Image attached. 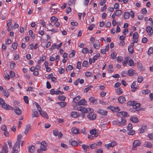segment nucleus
Segmentation results:
<instances>
[{
  "instance_id": "obj_1",
  "label": "nucleus",
  "mask_w": 153,
  "mask_h": 153,
  "mask_svg": "<svg viewBox=\"0 0 153 153\" xmlns=\"http://www.w3.org/2000/svg\"><path fill=\"white\" fill-rule=\"evenodd\" d=\"M78 111H81L83 113H88L89 112H93L94 110L90 108H85L82 106H79L77 108Z\"/></svg>"
},
{
  "instance_id": "obj_2",
  "label": "nucleus",
  "mask_w": 153,
  "mask_h": 153,
  "mask_svg": "<svg viewBox=\"0 0 153 153\" xmlns=\"http://www.w3.org/2000/svg\"><path fill=\"white\" fill-rule=\"evenodd\" d=\"M141 144V143L139 140H134L133 143L132 149L134 150H137V147L140 146Z\"/></svg>"
},
{
  "instance_id": "obj_3",
  "label": "nucleus",
  "mask_w": 153,
  "mask_h": 153,
  "mask_svg": "<svg viewBox=\"0 0 153 153\" xmlns=\"http://www.w3.org/2000/svg\"><path fill=\"white\" fill-rule=\"evenodd\" d=\"M87 118L89 120H93L95 119L96 118V115L95 114H94L93 112H90L87 115Z\"/></svg>"
},
{
  "instance_id": "obj_4",
  "label": "nucleus",
  "mask_w": 153,
  "mask_h": 153,
  "mask_svg": "<svg viewBox=\"0 0 153 153\" xmlns=\"http://www.w3.org/2000/svg\"><path fill=\"white\" fill-rule=\"evenodd\" d=\"M138 37L139 35L138 33L137 32H135L133 35L132 42H133L137 43Z\"/></svg>"
},
{
  "instance_id": "obj_5",
  "label": "nucleus",
  "mask_w": 153,
  "mask_h": 153,
  "mask_svg": "<svg viewBox=\"0 0 153 153\" xmlns=\"http://www.w3.org/2000/svg\"><path fill=\"white\" fill-rule=\"evenodd\" d=\"M2 107L6 110H13V108L12 107L9 105L5 103L1 105Z\"/></svg>"
},
{
  "instance_id": "obj_6",
  "label": "nucleus",
  "mask_w": 153,
  "mask_h": 153,
  "mask_svg": "<svg viewBox=\"0 0 153 153\" xmlns=\"http://www.w3.org/2000/svg\"><path fill=\"white\" fill-rule=\"evenodd\" d=\"M146 30L148 33L149 35L151 36L153 34V30L152 27L150 26H148L146 27Z\"/></svg>"
},
{
  "instance_id": "obj_7",
  "label": "nucleus",
  "mask_w": 153,
  "mask_h": 153,
  "mask_svg": "<svg viewBox=\"0 0 153 153\" xmlns=\"http://www.w3.org/2000/svg\"><path fill=\"white\" fill-rule=\"evenodd\" d=\"M102 142L100 141L97 143V144L93 143L90 145V148L92 149H94L98 146H100L101 145Z\"/></svg>"
},
{
  "instance_id": "obj_8",
  "label": "nucleus",
  "mask_w": 153,
  "mask_h": 153,
  "mask_svg": "<svg viewBox=\"0 0 153 153\" xmlns=\"http://www.w3.org/2000/svg\"><path fill=\"white\" fill-rule=\"evenodd\" d=\"M8 152V150L7 145L6 143H5L2 148L1 152H0V153H7Z\"/></svg>"
},
{
  "instance_id": "obj_9",
  "label": "nucleus",
  "mask_w": 153,
  "mask_h": 153,
  "mask_svg": "<svg viewBox=\"0 0 153 153\" xmlns=\"http://www.w3.org/2000/svg\"><path fill=\"white\" fill-rule=\"evenodd\" d=\"M90 133L91 134L94 135L95 137H97L98 135L97 133V130L95 128L91 130Z\"/></svg>"
},
{
  "instance_id": "obj_10",
  "label": "nucleus",
  "mask_w": 153,
  "mask_h": 153,
  "mask_svg": "<svg viewBox=\"0 0 153 153\" xmlns=\"http://www.w3.org/2000/svg\"><path fill=\"white\" fill-rule=\"evenodd\" d=\"M40 115L43 117L46 118V119H48V117L46 112L44 111H42V110L39 112Z\"/></svg>"
},
{
  "instance_id": "obj_11",
  "label": "nucleus",
  "mask_w": 153,
  "mask_h": 153,
  "mask_svg": "<svg viewBox=\"0 0 153 153\" xmlns=\"http://www.w3.org/2000/svg\"><path fill=\"white\" fill-rule=\"evenodd\" d=\"M118 100L120 103L122 104L126 101V100L125 97L121 96L118 98Z\"/></svg>"
},
{
  "instance_id": "obj_12",
  "label": "nucleus",
  "mask_w": 153,
  "mask_h": 153,
  "mask_svg": "<svg viewBox=\"0 0 153 153\" xmlns=\"http://www.w3.org/2000/svg\"><path fill=\"white\" fill-rule=\"evenodd\" d=\"M98 113L102 115H106L107 114V112L106 111H105L102 109H99L97 111Z\"/></svg>"
},
{
  "instance_id": "obj_13",
  "label": "nucleus",
  "mask_w": 153,
  "mask_h": 153,
  "mask_svg": "<svg viewBox=\"0 0 153 153\" xmlns=\"http://www.w3.org/2000/svg\"><path fill=\"white\" fill-rule=\"evenodd\" d=\"M14 111L15 113L17 115H20L22 114V111L18 107L16 106Z\"/></svg>"
},
{
  "instance_id": "obj_14",
  "label": "nucleus",
  "mask_w": 153,
  "mask_h": 153,
  "mask_svg": "<svg viewBox=\"0 0 153 153\" xmlns=\"http://www.w3.org/2000/svg\"><path fill=\"white\" fill-rule=\"evenodd\" d=\"M116 144V141H113L111 143H109L107 145L106 148L107 149H109L110 147H113Z\"/></svg>"
},
{
  "instance_id": "obj_15",
  "label": "nucleus",
  "mask_w": 153,
  "mask_h": 153,
  "mask_svg": "<svg viewBox=\"0 0 153 153\" xmlns=\"http://www.w3.org/2000/svg\"><path fill=\"white\" fill-rule=\"evenodd\" d=\"M32 114L33 118L34 117H37L39 116L38 111L36 110L33 109L32 110Z\"/></svg>"
},
{
  "instance_id": "obj_16",
  "label": "nucleus",
  "mask_w": 153,
  "mask_h": 153,
  "mask_svg": "<svg viewBox=\"0 0 153 153\" xmlns=\"http://www.w3.org/2000/svg\"><path fill=\"white\" fill-rule=\"evenodd\" d=\"M28 150L29 152L30 153H33L35 150V147L33 145L29 146H28Z\"/></svg>"
},
{
  "instance_id": "obj_17",
  "label": "nucleus",
  "mask_w": 153,
  "mask_h": 153,
  "mask_svg": "<svg viewBox=\"0 0 153 153\" xmlns=\"http://www.w3.org/2000/svg\"><path fill=\"white\" fill-rule=\"evenodd\" d=\"M126 122V120L125 118H121L120 123L118 124V126H123L125 125Z\"/></svg>"
},
{
  "instance_id": "obj_18",
  "label": "nucleus",
  "mask_w": 153,
  "mask_h": 153,
  "mask_svg": "<svg viewBox=\"0 0 153 153\" xmlns=\"http://www.w3.org/2000/svg\"><path fill=\"white\" fill-rule=\"evenodd\" d=\"M20 143L21 141H17L13 147V149H15L17 148H19L20 147Z\"/></svg>"
},
{
  "instance_id": "obj_19",
  "label": "nucleus",
  "mask_w": 153,
  "mask_h": 153,
  "mask_svg": "<svg viewBox=\"0 0 153 153\" xmlns=\"http://www.w3.org/2000/svg\"><path fill=\"white\" fill-rule=\"evenodd\" d=\"M72 132L75 134L80 133L79 132V129L76 127L73 128L71 129Z\"/></svg>"
},
{
  "instance_id": "obj_20",
  "label": "nucleus",
  "mask_w": 153,
  "mask_h": 153,
  "mask_svg": "<svg viewBox=\"0 0 153 153\" xmlns=\"http://www.w3.org/2000/svg\"><path fill=\"white\" fill-rule=\"evenodd\" d=\"M86 102V101L84 99H82L79 100L78 103V105H86L85 103Z\"/></svg>"
},
{
  "instance_id": "obj_21",
  "label": "nucleus",
  "mask_w": 153,
  "mask_h": 153,
  "mask_svg": "<svg viewBox=\"0 0 153 153\" xmlns=\"http://www.w3.org/2000/svg\"><path fill=\"white\" fill-rule=\"evenodd\" d=\"M79 114L76 112L73 111L71 114V116L73 117L76 118L79 116Z\"/></svg>"
},
{
  "instance_id": "obj_22",
  "label": "nucleus",
  "mask_w": 153,
  "mask_h": 153,
  "mask_svg": "<svg viewBox=\"0 0 153 153\" xmlns=\"http://www.w3.org/2000/svg\"><path fill=\"white\" fill-rule=\"evenodd\" d=\"M135 71L134 69H130L128 70V74L130 76H132L133 74H134Z\"/></svg>"
},
{
  "instance_id": "obj_23",
  "label": "nucleus",
  "mask_w": 153,
  "mask_h": 153,
  "mask_svg": "<svg viewBox=\"0 0 153 153\" xmlns=\"http://www.w3.org/2000/svg\"><path fill=\"white\" fill-rule=\"evenodd\" d=\"M130 120L132 121V122L135 123H137L139 121V120L137 117H131Z\"/></svg>"
},
{
  "instance_id": "obj_24",
  "label": "nucleus",
  "mask_w": 153,
  "mask_h": 153,
  "mask_svg": "<svg viewBox=\"0 0 153 153\" xmlns=\"http://www.w3.org/2000/svg\"><path fill=\"white\" fill-rule=\"evenodd\" d=\"M93 46L94 47L97 49H99L100 48V43L98 42H96L93 44Z\"/></svg>"
},
{
  "instance_id": "obj_25",
  "label": "nucleus",
  "mask_w": 153,
  "mask_h": 153,
  "mask_svg": "<svg viewBox=\"0 0 153 153\" xmlns=\"http://www.w3.org/2000/svg\"><path fill=\"white\" fill-rule=\"evenodd\" d=\"M2 93L4 94V96L6 97H8L9 95V93L8 91L4 89L1 91Z\"/></svg>"
},
{
  "instance_id": "obj_26",
  "label": "nucleus",
  "mask_w": 153,
  "mask_h": 153,
  "mask_svg": "<svg viewBox=\"0 0 153 153\" xmlns=\"http://www.w3.org/2000/svg\"><path fill=\"white\" fill-rule=\"evenodd\" d=\"M69 143L73 146H75L78 145L77 142L75 140L69 141Z\"/></svg>"
},
{
  "instance_id": "obj_27",
  "label": "nucleus",
  "mask_w": 153,
  "mask_h": 153,
  "mask_svg": "<svg viewBox=\"0 0 153 153\" xmlns=\"http://www.w3.org/2000/svg\"><path fill=\"white\" fill-rule=\"evenodd\" d=\"M57 103L62 108H63L67 105V103L63 102H57Z\"/></svg>"
},
{
  "instance_id": "obj_28",
  "label": "nucleus",
  "mask_w": 153,
  "mask_h": 153,
  "mask_svg": "<svg viewBox=\"0 0 153 153\" xmlns=\"http://www.w3.org/2000/svg\"><path fill=\"white\" fill-rule=\"evenodd\" d=\"M108 71L109 73H112L113 71V65H110L108 69Z\"/></svg>"
},
{
  "instance_id": "obj_29",
  "label": "nucleus",
  "mask_w": 153,
  "mask_h": 153,
  "mask_svg": "<svg viewBox=\"0 0 153 153\" xmlns=\"http://www.w3.org/2000/svg\"><path fill=\"white\" fill-rule=\"evenodd\" d=\"M130 15V13L128 12H125L124 14V17L125 19H127L129 18Z\"/></svg>"
},
{
  "instance_id": "obj_30",
  "label": "nucleus",
  "mask_w": 153,
  "mask_h": 153,
  "mask_svg": "<svg viewBox=\"0 0 153 153\" xmlns=\"http://www.w3.org/2000/svg\"><path fill=\"white\" fill-rule=\"evenodd\" d=\"M120 113H121V115H122L125 117H127L129 116V115L128 114V113L127 112L121 111L120 112Z\"/></svg>"
},
{
  "instance_id": "obj_31",
  "label": "nucleus",
  "mask_w": 153,
  "mask_h": 153,
  "mask_svg": "<svg viewBox=\"0 0 153 153\" xmlns=\"http://www.w3.org/2000/svg\"><path fill=\"white\" fill-rule=\"evenodd\" d=\"M116 16H118L121 15L122 13V11L120 10H118L114 12Z\"/></svg>"
},
{
  "instance_id": "obj_32",
  "label": "nucleus",
  "mask_w": 153,
  "mask_h": 153,
  "mask_svg": "<svg viewBox=\"0 0 153 153\" xmlns=\"http://www.w3.org/2000/svg\"><path fill=\"white\" fill-rule=\"evenodd\" d=\"M30 128L31 126L29 124H28L26 126L24 132L25 134H27L28 130L30 129Z\"/></svg>"
},
{
  "instance_id": "obj_33",
  "label": "nucleus",
  "mask_w": 153,
  "mask_h": 153,
  "mask_svg": "<svg viewBox=\"0 0 153 153\" xmlns=\"http://www.w3.org/2000/svg\"><path fill=\"white\" fill-rule=\"evenodd\" d=\"M116 92L118 94H121L123 93V90L121 88H120L116 90Z\"/></svg>"
},
{
  "instance_id": "obj_34",
  "label": "nucleus",
  "mask_w": 153,
  "mask_h": 153,
  "mask_svg": "<svg viewBox=\"0 0 153 153\" xmlns=\"http://www.w3.org/2000/svg\"><path fill=\"white\" fill-rule=\"evenodd\" d=\"M129 59V58L128 56L126 57L125 58V60L123 62V65L124 66H126V65L128 62Z\"/></svg>"
},
{
  "instance_id": "obj_35",
  "label": "nucleus",
  "mask_w": 153,
  "mask_h": 153,
  "mask_svg": "<svg viewBox=\"0 0 153 153\" xmlns=\"http://www.w3.org/2000/svg\"><path fill=\"white\" fill-rule=\"evenodd\" d=\"M50 9L51 10V11H50L51 13H53V14H56L57 13V8H53L52 7H50Z\"/></svg>"
},
{
  "instance_id": "obj_36",
  "label": "nucleus",
  "mask_w": 153,
  "mask_h": 153,
  "mask_svg": "<svg viewBox=\"0 0 153 153\" xmlns=\"http://www.w3.org/2000/svg\"><path fill=\"white\" fill-rule=\"evenodd\" d=\"M146 128V126H143L142 127L140 131V133H143L145 131Z\"/></svg>"
},
{
  "instance_id": "obj_37",
  "label": "nucleus",
  "mask_w": 153,
  "mask_h": 153,
  "mask_svg": "<svg viewBox=\"0 0 153 153\" xmlns=\"http://www.w3.org/2000/svg\"><path fill=\"white\" fill-rule=\"evenodd\" d=\"M135 103V101H130L128 102L127 104L128 105L132 106L134 108V103Z\"/></svg>"
},
{
  "instance_id": "obj_38",
  "label": "nucleus",
  "mask_w": 153,
  "mask_h": 153,
  "mask_svg": "<svg viewBox=\"0 0 153 153\" xmlns=\"http://www.w3.org/2000/svg\"><path fill=\"white\" fill-rule=\"evenodd\" d=\"M58 99L61 101L65 100L66 97L64 96H59L58 97Z\"/></svg>"
},
{
  "instance_id": "obj_39",
  "label": "nucleus",
  "mask_w": 153,
  "mask_h": 153,
  "mask_svg": "<svg viewBox=\"0 0 153 153\" xmlns=\"http://www.w3.org/2000/svg\"><path fill=\"white\" fill-rule=\"evenodd\" d=\"M75 51L74 50H73L71 51V53L69 55V58H72L75 55Z\"/></svg>"
},
{
  "instance_id": "obj_40",
  "label": "nucleus",
  "mask_w": 153,
  "mask_h": 153,
  "mask_svg": "<svg viewBox=\"0 0 153 153\" xmlns=\"http://www.w3.org/2000/svg\"><path fill=\"white\" fill-rule=\"evenodd\" d=\"M128 50L129 52L131 54H132L134 52V49L131 46H128Z\"/></svg>"
},
{
  "instance_id": "obj_41",
  "label": "nucleus",
  "mask_w": 153,
  "mask_h": 153,
  "mask_svg": "<svg viewBox=\"0 0 153 153\" xmlns=\"http://www.w3.org/2000/svg\"><path fill=\"white\" fill-rule=\"evenodd\" d=\"M93 87V86L91 85H90L88 87L86 88L85 89L84 91L85 92L87 93V92L90 90L91 89V88Z\"/></svg>"
},
{
  "instance_id": "obj_42",
  "label": "nucleus",
  "mask_w": 153,
  "mask_h": 153,
  "mask_svg": "<svg viewBox=\"0 0 153 153\" xmlns=\"http://www.w3.org/2000/svg\"><path fill=\"white\" fill-rule=\"evenodd\" d=\"M82 147L83 149L85 151H87V149L89 148V146L87 145L83 144L82 145Z\"/></svg>"
},
{
  "instance_id": "obj_43",
  "label": "nucleus",
  "mask_w": 153,
  "mask_h": 153,
  "mask_svg": "<svg viewBox=\"0 0 153 153\" xmlns=\"http://www.w3.org/2000/svg\"><path fill=\"white\" fill-rule=\"evenodd\" d=\"M50 20L51 22H54L55 21H57L58 20V18L53 16L51 18Z\"/></svg>"
},
{
  "instance_id": "obj_44",
  "label": "nucleus",
  "mask_w": 153,
  "mask_h": 153,
  "mask_svg": "<svg viewBox=\"0 0 153 153\" xmlns=\"http://www.w3.org/2000/svg\"><path fill=\"white\" fill-rule=\"evenodd\" d=\"M150 91L148 89L146 90H143L142 91V93L146 95L150 93Z\"/></svg>"
},
{
  "instance_id": "obj_45",
  "label": "nucleus",
  "mask_w": 153,
  "mask_h": 153,
  "mask_svg": "<svg viewBox=\"0 0 153 153\" xmlns=\"http://www.w3.org/2000/svg\"><path fill=\"white\" fill-rule=\"evenodd\" d=\"M35 105L36 106L39 112H40V111H41L42 110L41 109V108L40 106L38 104V103L37 102H36L35 103Z\"/></svg>"
},
{
  "instance_id": "obj_46",
  "label": "nucleus",
  "mask_w": 153,
  "mask_h": 153,
  "mask_svg": "<svg viewBox=\"0 0 153 153\" xmlns=\"http://www.w3.org/2000/svg\"><path fill=\"white\" fill-rule=\"evenodd\" d=\"M16 64L14 63L13 61H11L10 63V67L11 68H14Z\"/></svg>"
},
{
  "instance_id": "obj_47",
  "label": "nucleus",
  "mask_w": 153,
  "mask_h": 153,
  "mask_svg": "<svg viewBox=\"0 0 153 153\" xmlns=\"http://www.w3.org/2000/svg\"><path fill=\"white\" fill-rule=\"evenodd\" d=\"M17 43L16 42H14L12 44V47L14 49H16L17 48Z\"/></svg>"
},
{
  "instance_id": "obj_48",
  "label": "nucleus",
  "mask_w": 153,
  "mask_h": 153,
  "mask_svg": "<svg viewBox=\"0 0 153 153\" xmlns=\"http://www.w3.org/2000/svg\"><path fill=\"white\" fill-rule=\"evenodd\" d=\"M24 100L25 102L27 104H28L29 103V100L28 97L27 96H25L23 97Z\"/></svg>"
},
{
  "instance_id": "obj_49",
  "label": "nucleus",
  "mask_w": 153,
  "mask_h": 153,
  "mask_svg": "<svg viewBox=\"0 0 153 153\" xmlns=\"http://www.w3.org/2000/svg\"><path fill=\"white\" fill-rule=\"evenodd\" d=\"M80 97L79 96H77L73 98V101L75 102H76L77 101L80 99Z\"/></svg>"
},
{
  "instance_id": "obj_50",
  "label": "nucleus",
  "mask_w": 153,
  "mask_h": 153,
  "mask_svg": "<svg viewBox=\"0 0 153 153\" xmlns=\"http://www.w3.org/2000/svg\"><path fill=\"white\" fill-rule=\"evenodd\" d=\"M134 65V62L133 60L131 59H130L128 61V65L130 66H132Z\"/></svg>"
},
{
  "instance_id": "obj_51",
  "label": "nucleus",
  "mask_w": 153,
  "mask_h": 153,
  "mask_svg": "<svg viewBox=\"0 0 153 153\" xmlns=\"http://www.w3.org/2000/svg\"><path fill=\"white\" fill-rule=\"evenodd\" d=\"M140 103H136L135 102V103H134V109L140 107Z\"/></svg>"
},
{
  "instance_id": "obj_52",
  "label": "nucleus",
  "mask_w": 153,
  "mask_h": 153,
  "mask_svg": "<svg viewBox=\"0 0 153 153\" xmlns=\"http://www.w3.org/2000/svg\"><path fill=\"white\" fill-rule=\"evenodd\" d=\"M89 101L91 102L94 103L95 101H97V100L95 99L93 97H91L89 98Z\"/></svg>"
},
{
  "instance_id": "obj_53",
  "label": "nucleus",
  "mask_w": 153,
  "mask_h": 153,
  "mask_svg": "<svg viewBox=\"0 0 153 153\" xmlns=\"http://www.w3.org/2000/svg\"><path fill=\"white\" fill-rule=\"evenodd\" d=\"M95 25L94 24H91L90 25V26L88 27V30H92L93 28L95 27Z\"/></svg>"
},
{
  "instance_id": "obj_54",
  "label": "nucleus",
  "mask_w": 153,
  "mask_h": 153,
  "mask_svg": "<svg viewBox=\"0 0 153 153\" xmlns=\"http://www.w3.org/2000/svg\"><path fill=\"white\" fill-rule=\"evenodd\" d=\"M88 49L87 48H84L82 51V52L83 53H88Z\"/></svg>"
},
{
  "instance_id": "obj_55",
  "label": "nucleus",
  "mask_w": 153,
  "mask_h": 153,
  "mask_svg": "<svg viewBox=\"0 0 153 153\" xmlns=\"http://www.w3.org/2000/svg\"><path fill=\"white\" fill-rule=\"evenodd\" d=\"M59 133V131L57 129H56L53 131V134L56 136H58Z\"/></svg>"
},
{
  "instance_id": "obj_56",
  "label": "nucleus",
  "mask_w": 153,
  "mask_h": 153,
  "mask_svg": "<svg viewBox=\"0 0 153 153\" xmlns=\"http://www.w3.org/2000/svg\"><path fill=\"white\" fill-rule=\"evenodd\" d=\"M111 59H115L116 56V53L114 52L112 53L111 54Z\"/></svg>"
},
{
  "instance_id": "obj_57",
  "label": "nucleus",
  "mask_w": 153,
  "mask_h": 153,
  "mask_svg": "<svg viewBox=\"0 0 153 153\" xmlns=\"http://www.w3.org/2000/svg\"><path fill=\"white\" fill-rule=\"evenodd\" d=\"M10 74L11 78H13L15 76V73L13 71H10Z\"/></svg>"
},
{
  "instance_id": "obj_58",
  "label": "nucleus",
  "mask_w": 153,
  "mask_h": 153,
  "mask_svg": "<svg viewBox=\"0 0 153 153\" xmlns=\"http://www.w3.org/2000/svg\"><path fill=\"white\" fill-rule=\"evenodd\" d=\"M127 74V73L126 72H121V76L123 77H126Z\"/></svg>"
},
{
  "instance_id": "obj_59",
  "label": "nucleus",
  "mask_w": 153,
  "mask_h": 153,
  "mask_svg": "<svg viewBox=\"0 0 153 153\" xmlns=\"http://www.w3.org/2000/svg\"><path fill=\"white\" fill-rule=\"evenodd\" d=\"M143 80V78L141 76H139L137 79V82L139 83H141Z\"/></svg>"
},
{
  "instance_id": "obj_60",
  "label": "nucleus",
  "mask_w": 153,
  "mask_h": 153,
  "mask_svg": "<svg viewBox=\"0 0 153 153\" xmlns=\"http://www.w3.org/2000/svg\"><path fill=\"white\" fill-rule=\"evenodd\" d=\"M153 52V49L151 47L149 49L148 51V54L150 55Z\"/></svg>"
},
{
  "instance_id": "obj_61",
  "label": "nucleus",
  "mask_w": 153,
  "mask_h": 153,
  "mask_svg": "<svg viewBox=\"0 0 153 153\" xmlns=\"http://www.w3.org/2000/svg\"><path fill=\"white\" fill-rule=\"evenodd\" d=\"M123 60V58L121 56H118L117 58V60L118 62H120Z\"/></svg>"
},
{
  "instance_id": "obj_62",
  "label": "nucleus",
  "mask_w": 153,
  "mask_h": 153,
  "mask_svg": "<svg viewBox=\"0 0 153 153\" xmlns=\"http://www.w3.org/2000/svg\"><path fill=\"white\" fill-rule=\"evenodd\" d=\"M76 0H70V2L69 3V5L70 6L74 4Z\"/></svg>"
},
{
  "instance_id": "obj_63",
  "label": "nucleus",
  "mask_w": 153,
  "mask_h": 153,
  "mask_svg": "<svg viewBox=\"0 0 153 153\" xmlns=\"http://www.w3.org/2000/svg\"><path fill=\"white\" fill-rule=\"evenodd\" d=\"M132 128V125L131 123H129L127 127V129L128 130H130Z\"/></svg>"
},
{
  "instance_id": "obj_64",
  "label": "nucleus",
  "mask_w": 153,
  "mask_h": 153,
  "mask_svg": "<svg viewBox=\"0 0 153 153\" xmlns=\"http://www.w3.org/2000/svg\"><path fill=\"white\" fill-rule=\"evenodd\" d=\"M147 136L151 140H153V133L148 134Z\"/></svg>"
}]
</instances>
